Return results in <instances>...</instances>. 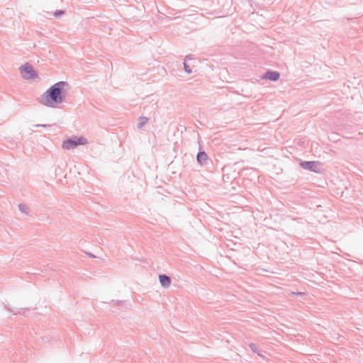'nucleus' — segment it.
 <instances>
[{"mask_svg": "<svg viewBox=\"0 0 363 363\" xmlns=\"http://www.w3.org/2000/svg\"><path fill=\"white\" fill-rule=\"evenodd\" d=\"M68 86L67 82L60 81L48 89L38 99L40 104L50 108H56L65 101V87Z\"/></svg>", "mask_w": 363, "mask_h": 363, "instance_id": "obj_1", "label": "nucleus"}, {"mask_svg": "<svg viewBox=\"0 0 363 363\" xmlns=\"http://www.w3.org/2000/svg\"><path fill=\"white\" fill-rule=\"evenodd\" d=\"M87 143L88 140L84 137L80 136L78 138L77 136H73L64 140L62 147L65 150H71L75 148L78 145H84Z\"/></svg>", "mask_w": 363, "mask_h": 363, "instance_id": "obj_2", "label": "nucleus"}, {"mask_svg": "<svg viewBox=\"0 0 363 363\" xmlns=\"http://www.w3.org/2000/svg\"><path fill=\"white\" fill-rule=\"evenodd\" d=\"M21 74L25 79H32L38 77L36 72L29 64H26L20 67Z\"/></svg>", "mask_w": 363, "mask_h": 363, "instance_id": "obj_3", "label": "nucleus"}, {"mask_svg": "<svg viewBox=\"0 0 363 363\" xmlns=\"http://www.w3.org/2000/svg\"><path fill=\"white\" fill-rule=\"evenodd\" d=\"M300 165L303 169H307V170H309L311 172H313L315 173L320 172V169H321L320 163L317 161H304V162H301Z\"/></svg>", "mask_w": 363, "mask_h": 363, "instance_id": "obj_4", "label": "nucleus"}, {"mask_svg": "<svg viewBox=\"0 0 363 363\" xmlns=\"http://www.w3.org/2000/svg\"><path fill=\"white\" fill-rule=\"evenodd\" d=\"M280 77V74L279 72L267 70L263 75L262 79H269L272 82L277 81Z\"/></svg>", "mask_w": 363, "mask_h": 363, "instance_id": "obj_5", "label": "nucleus"}, {"mask_svg": "<svg viewBox=\"0 0 363 363\" xmlns=\"http://www.w3.org/2000/svg\"><path fill=\"white\" fill-rule=\"evenodd\" d=\"M208 159V155L205 151H199L196 155V161L201 166H203L206 164Z\"/></svg>", "mask_w": 363, "mask_h": 363, "instance_id": "obj_6", "label": "nucleus"}, {"mask_svg": "<svg viewBox=\"0 0 363 363\" xmlns=\"http://www.w3.org/2000/svg\"><path fill=\"white\" fill-rule=\"evenodd\" d=\"M18 210L21 211V213L22 214L26 215V216H30V215L31 210L28 207V205H26L25 203H20V204H18Z\"/></svg>", "mask_w": 363, "mask_h": 363, "instance_id": "obj_7", "label": "nucleus"}, {"mask_svg": "<svg viewBox=\"0 0 363 363\" xmlns=\"http://www.w3.org/2000/svg\"><path fill=\"white\" fill-rule=\"evenodd\" d=\"M159 279H160V284L163 286L168 287L170 285L171 280L169 277H167L164 274L160 275Z\"/></svg>", "mask_w": 363, "mask_h": 363, "instance_id": "obj_8", "label": "nucleus"}, {"mask_svg": "<svg viewBox=\"0 0 363 363\" xmlns=\"http://www.w3.org/2000/svg\"><path fill=\"white\" fill-rule=\"evenodd\" d=\"M189 59H191L190 55L186 56V57L184 59V63H183V65H184V69L188 74H190V73L192 72L191 69L190 68L189 65L186 63V60H189Z\"/></svg>", "mask_w": 363, "mask_h": 363, "instance_id": "obj_9", "label": "nucleus"}, {"mask_svg": "<svg viewBox=\"0 0 363 363\" xmlns=\"http://www.w3.org/2000/svg\"><path fill=\"white\" fill-rule=\"evenodd\" d=\"M139 123L138 124V128H143L148 121V118L145 116H142L139 118Z\"/></svg>", "mask_w": 363, "mask_h": 363, "instance_id": "obj_10", "label": "nucleus"}, {"mask_svg": "<svg viewBox=\"0 0 363 363\" xmlns=\"http://www.w3.org/2000/svg\"><path fill=\"white\" fill-rule=\"evenodd\" d=\"M65 12L62 10H57L55 12L54 16L57 18V17L60 16L61 15H62Z\"/></svg>", "mask_w": 363, "mask_h": 363, "instance_id": "obj_11", "label": "nucleus"}, {"mask_svg": "<svg viewBox=\"0 0 363 363\" xmlns=\"http://www.w3.org/2000/svg\"><path fill=\"white\" fill-rule=\"evenodd\" d=\"M50 125H45V124H38V125H35V127H47V126H50Z\"/></svg>", "mask_w": 363, "mask_h": 363, "instance_id": "obj_12", "label": "nucleus"}]
</instances>
